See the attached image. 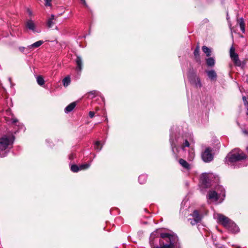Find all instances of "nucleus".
<instances>
[{"label":"nucleus","mask_w":248,"mask_h":248,"mask_svg":"<svg viewBox=\"0 0 248 248\" xmlns=\"http://www.w3.org/2000/svg\"><path fill=\"white\" fill-rule=\"evenodd\" d=\"M19 50L22 52L26 50V53H28L31 49H27V47H25L24 46H20L19 47Z\"/></svg>","instance_id":"31"},{"label":"nucleus","mask_w":248,"mask_h":248,"mask_svg":"<svg viewBox=\"0 0 248 248\" xmlns=\"http://www.w3.org/2000/svg\"><path fill=\"white\" fill-rule=\"evenodd\" d=\"M147 179V176L146 174L140 175L139 177V182L140 184H144Z\"/></svg>","instance_id":"22"},{"label":"nucleus","mask_w":248,"mask_h":248,"mask_svg":"<svg viewBox=\"0 0 248 248\" xmlns=\"http://www.w3.org/2000/svg\"><path fill=\"white\" fill-rule=\"evenodd\" d=\"M102 146L103 145H101L100 142L99 141H97L94 143V148L97 152H99L102 149Z\"/></svg>","instance_id":"24"},{"label":"nucleus","mask_w":248,"mask_h":248,"mask_svg":"<svg viewBox=\"0 0 248 248\" xmlns=\"http://www.w3.org/2000/svg\"><path fill=\"white\" fill-rule=\"evenodd\" d=\"M9 80L10 82H11V78H9Z\"/></svg>","instance_id":"42"},{"label":"nucleus","mask_w":248,"mask_h":248,"mask_svg":"<svg viewBox=\"0 0 248 248\" xmlns=\"http://www.w3.org/2000/svg\"><path fill=\"white\" fill-rule=\"evenodd\" d=\"M217 217L218 222L222 225L225 228L227 226H228V224L232 221L228 217L222 214H217Z\"/></svg>","instance_id":"9"},{"label":"nucleus","mask_w":248,"mask_h":248,"mask_svg":"<svg viewBox=\"0 0 248 248\" xmlns=\"http://www.w3.org/2000/svg\"><path fill=\"white\" fill-rule=\"evenodd\" d=\"M28 11H29V15H31V11H30V10H28Z\"/></svg>","instance_id":"41"},{"label":"nucleus","mask_w":248,"mask_h":248,"mask_svg":"<svg viewBox=\"0 0 248 248\" xmlns=\"http://www.w3.org/2000/svg\"><path fill=\"white\" fill-rule=\"evenodd\" d=\"M89 115L91 118H93V116H94V112L93 111H91L89 112Z\"/></svg>","instance_id":"35"},{"label":"nucleus","mask_w":248,"mask_h":248,"mask_svg":"<svg viewBox=\"0 0 248 248\" xmlns=\"http://www.w3.org/2000/svg\"><path fill=\"white\" fill-rule=\"evenodd\" d=\"M247 155L238 148L232 150L227 156L226 159L229 162L235 163L245 159Z\"/></svg>","instance_id":"4"},{"label":"nucleus","mask_w":248,"mask_h":248,"mask_svg":"<svg viewBox=\"0 0 248 248\" xmlns=\"http://www.w3.org/2000/svg\"><path fill=\"white\" fill-rule=\"evenodd\" d=\"M14 140L15 137L13 135H4L0 138V156L4 157L7 155Z\"/></svg>","instance_id":"3"},{"label":"nucleus","mask_w":248,"mask_h":248,"mask_svg":"<svg viewBox=\"0 0 248 248\" xmlns=\"http://www.w3.org/2000/svg\"><path fill=\"white\" fill-rule=\"evenodd\" d=\"M212 175L204 173L202 174L201 177V181L202 183L206 186L209 187L211 186L210 178Z\"/></svg>","instance_id":"10"},{"label":"nucleus","mask_w":248,"mask_h":248,"mask_svg":"<svg viewBox=\"0 0 248 248\" xmlns=\"http://www.w3.org/2000/svg\"><path fill=\"white\" fill-rule=\"evenodd\" d=\"M70 78L69 77L64 78L62 80L63 85L65 87H67L70 83Z\"/></svg>","instance_id":"27"},{"label":"nucleus","mask_w":248,"mask_h":248,"mask_svg":"<svg viewBox=\"0 0 248 248\" xmlns=\"http://www.w3.org/2000/svg\"><path fill=\"white\" fill-rule=\"evenodd\" d=\"M76 104L75 102H73L68 105L64 109V112L68 113L73 110L75 108Z\"/></svg>","instance_id":"20"},{"label":"nucleus","mask_w":248,"mask_h":248,"mask_svg":"<svg viewBox=\"0 0 248 248\" xmlns=\"http://www.w3.org/2000/svg\"><path fill=\"white\" fill-rule=\"evenodd\" d=\"M207 65L209 66H213L215 65V60L212 57H210L206 60Z\"/></svg>","instance_id":"23"},{"label":"nucleus","mask_w":248,"mask_h":248,"mask_svg":"<svg viewBox=\"0 0 248 248\" xmlns=\"http://www.w3.org/2000/svg\"><path fill=\"white\" fill-rule=\"evenodd\" d=\"M75 62L77 64V71L78 72H81L82 69V60L81 57L79 56H77Z\"/></svg>","instance_id":"14"},{"label":"nucleus","mask_w":248,"mask_h":248,"mask_svg":"<svg viewBox=\"0 0 248 248\" xmlns=\"http://www.w3.org/2000/svg\"><path fill=\"white\" fill-rule=\"evenodd\" d=\"M90 166H91V164L90 163H86V164H82V165L79 166L80 170L87 169L89 168Z\"/></svg>","instance_id":"30"},{"label":"nucleus","mask_w":248,"mask_h":248,"mask_svg":"<svg viewBox=\"0 0 248 248\" xmlns=\"http://www.w3.org/2000/svg\"><path fill=\"white\" fill-rule=\"evenodd\" d=\"M215 191H217L218 194L221 197L222 202L225 197V190L223 187L220 185H217L215 187Z\"/></svg>","instance_id":"12"},{"label":"nucleus","mask_w":248,"mask_h":248,"mask_svg":"<svg viewBox=\"0 0 248 248\" xmlns=\"http://www.w3.org/2000/svg\"><path fill=\"white\" fill-rule=\"evenodd\" d=\"M202 50L203 52L206 54L207 56H210L211 55V50L206 46H203L202 47Z\"/></svg>","instance_id":"25"},{"label":"nucleus","mask_w":248,"mask_h":248,"mask_svg":"<svg viewBox=\"0 0 248 248\" xmlns=\"http://www.w3.org/2000/svg\"><path fill=\"white\" fill-rule=\"evenodd\" d=\"M247 115H248V111L247 112Z\"/></svg>","instance_id":"43"},{"label":"nucleus","mask_w":248,"mask_h":248,"mask_svg":"<svg viewBox=\"0 0 248 248\" xmlns=\"http://www.w3.org/2000/svg\"><path fill=\"white\" fill-rule=\"evenodd\" d=\"M44 43V41L42 40H39L38 41H37L33 44L28 46L27 47V49H32V48H37L39 47L40 46H41Z\"/></svg>","instance_id":"19"},{"label":"nucleus","mask_w":248,"mask_h":248,"mask_svg":"<svg viewBox=\"0 0 248 248\" xmlns=\"http://www.w3.org/2000/svg\"><path fill=\"white\" fill-rule=\"evenodd\" d=\"M180 164L186 170H190L191 169V164L187 163L185 160L183 159H180L179 160Z\"/></svg>","instance_id":"17"},{"label":"nucleus","mask_w":248,"mask_h":248,"mask_svg":"<svg viewBox=\"0 0 248 248\" xmlns=\"http://www.w3.org/2000/svg\"><path fill=\"white\" fill-rule=\"evenodd\" d=\"M212 149L210 147H207L202 154V157L205 162H209L213 160L214 155L212 154Z\"/></svg>","instance_id":"8"},{"label":"nucleus","mask_w":248,"mask_h":248,"mask_svg":"<svg viewBox=\"0 0 248 248\" xmlns=\"http://www.w3.org/2000/svg\"><path fill=\"white\" fill-rule=\"evenodd\" d=\"M95 93V91H93V92H91V93H92V94H94Z\"/></svg>","instance_id":"40"},{"label":"nucleus","mask_w":248,"mask_h":248,"mask_svg":"<svg viewBox=\"0 0 248 248\" xmlns=\"http://www.w3.org/2000/svg\"><path fill=\"white\" fill-rule=\"evenodd\" d=\"M80 0L82 2V3L85 5V6L87 7V4L85 0Z\"/></svg>","instance_id":"38"},{"label":"nucleus","mask_w":248,"mask_h":248,"mask_svg":"<svg viewBox=\"0 0 248 248\" xmlns=\"http://www.w3.org/2000/svg\"><path fill=\"white\" fill-rule=\"evenodd\" d=\"M55 20L56 18L55 16L54 15H51L47 20V26L49 28H52L55 24Z\"/></svg>","instance_id":"18"},{"label":"nucleus","mask_w":248,"mask_h":248,"mask_svg":"<svg viewBox=\"0 0 248 248\" xmlns=\"http://www.w3.org/2000/svg\"><path fill=\"white\" fill-rule=\"evenodd\" d=\"M238 22H239V26H240V29H241V31L243 33H245V23H244V21L243 18H241L240 19V20H238Z\"/></svg>","instance_id":"21"},{"label":"nucleus","mask_w":248,"mask_h":248,"mask_svg":"<svg viewBox=\"0 0 248 248\" xmlns=\"http://www.w3.org/2000/svg\"><path fill=\"white\" fill-rule=\"evenodd\" d=\"M51 0H45V5L46 6H50L51 5Z\"/></svg>","instance_id":"32"},{"label":"nucleus","mask_w":248,"mask_h":248,"mask_svg":"<svg viewBox=\"0 0 248 248\" xmlns=\"http://www.w3.org/2000/svg\"><path fill=\"white\" fill-rule=\"evenodd\" d=\"M190 216L192 217V218H188V220L192 225H195L201 222L203 217L202 215L197 210L193 211Z\"/></svg>","instance_id":"6"},{"label":"nucleus","mask_w":248,"mask_h":248,"mask_svg":"<svg viewBox=\"0 0 248 248\" xmlns=\"http://www.w3.org/2000/svg\"><path fill=\"white\" fill-rule=\"evenodd\" d=\"M242 131H243V133L244 134H245L246 135H248V130H247L246 129H244V130H242Z\"/></svg>","instance_id":"37"},{"label":"nucleus","mask_w":248,"mask_h":248,"mask_svg":"<svg viewBox=\"0 0 248 248\" xmlns=\"http://www.w3.org/2000/svg\"><path fill=\"white\" fill-rule=\"evenodd\" d=\"M173 127L170 129V143L172 148V152L175 153L174 148L176 149L178 152V147H181L183 150H185V147L189 146V142L192 140V137L190 134H185L181 136H177L173 132Z\"/></svg>","instance_id":"2"},{"label":"nucleus","mask_w":248,"mask_h":248,"mask_svg":"<svg viewBox=\"0 0 248 248\" xmlns=\"http://www.w3.org/2000/svg\"><path fill=\"white\" fill-rule=\"evenodd\" d=\"M26 27L31 30L33 32H35V23L32 20H28L26 23Z\"/></svg>","instance_id":"15"},{"label":"nucleus","mask_w":248,"mask_h":248,"mask_svg":"<svg viewBox=\"0 0 248 248\" xmlns=\"http://www.w3.org/2000/svg\"><path fill=\"white\" fill-rule=\"evenodd\" d=\"M157 232H153L150 237V244L151 248H181L178 237L174 234L168 233L160 234L161 239H159L160 246H155V243L157 241Z\"/></svg>","instance_id":"1"},{"label":"nucleus","mask_w":248,"mask_h":248,"mask_svg":"<svg viewBox=\"0 0 248 248\" xmlns=\"http://www.w3.org/2000/svg\"><path fill=\"white\" fill-rule=\"evenodd\" d=\"M36 80H37V83L40 86H42L45 83L44 79L41 76H38L36 77Z\"/></svg>","instance_id":"26"},{"label":"nucleus","mask_w":248,"mask_h":248,"mask_svg":"<svg viewBox=\"0 0 248 248\" xmlns=\"http://www.w3.org/2000/svg\"><path fill=\"white\" fill-rule=\"evenodd\" d=\"M71 170L74 172H77L80 170L79 166H78L77 165H72L71 166Z\"/></svg>","instance_id":"28"},{"label":"nucleus","mask_w":248,"mask_h":248,"mask_svg":"<svg viewBox=\"0 0 248 248\" xmlns=\"http://www.w3.org/2000/svg\"><path fill=\"white\" fill-rule=\"evenodd\" d=\"M188 78L190 82L197 87L201 88L202 83L201 79L198 77L193 70H190L188 73Z\"/></svg>","instance_id":"5"},{"label":"nucleus","mask_w":248,"mask_h":248,"mask_svg":"<svg viewBox=\"0 0 248 248\" xmlns=\"http://www.w3.org/2000/svg\"><path fill=\"white\" fill-rule=\"evenodd\" d=\"M207 198L210 200H213L215 201H217L220 199L221 200V197L215 190L209 191L207 195Z\"/></svg>","instance_id":"11"},{"label":"nucleus","mask_w":248,"mask_h":248,"mask_svg":"<svg viewBox=\"0 0 248 248\" xmlns=\"http://www.w3.org/2000/svg\"><path fill=\"white\" fill-rule=\"evenodd\" d=\"M230 57L236 66L239 67H243L245 63L241 62L238 57V55L235 52V48L233 46H232L230 49Z\"/></svg>","instance_id":"7"},{"label":"nucleus","mask_w":248,"mask_h":248,"mask_svg":"<svg viewBox=\"0 0 248 248\" xmlns=\"http://www.w3.org/2000/svg\"><path fill=\"white\" fill-rule=\"evenodd\" d=\"M75 156H76V155L74 153H72L70 154V155H69V158L70 160H73L74 159Z\"/></svg>","instance_id":"33"},{"label":"nucleus","mask_w":248,"mask_h":248,"mask_svg":"<svg viewBox=\"0 0 248 248\" xmlns=\"http://www.w3.org/2000/svg\"><path fill=\"white\" fill-rule=\"evenodd\" d=\"M226 228L233 233L237 232L239 231L238 227L232 221L228 224V226H227Z\"/></svg>","instance_id":"13"},{"label":"nucleus","mask_w":248,"mask_h":248,"mask_svg":"<svg viewBox=\"0 0 248 248\" xmlns=\"http://www.w3.org/2000/svg\"><path fill=\"white\" fill-rule=\"evenodd\" d=\"M190 158H191V159H193V158L194 157V155H193V153H191V154H190Z\"/></svg>","instance_id":"39"},{"label":"nucleus","mask_w":248,"mask_h":248,"mask_svg":"<svg viewBox=\"0 0 248 248\" xmlns=\"http://www.w3.org/2000/svg\"><path fill=\"white\" fill-rule=\"evenodd\" d=\"M207 74L211 80L215 81L217 78V74L215 70H211L207 71Z\"/></svg>","instance_id":"16"},{"label":"nucleus","mask_w":248,"mask_h":248,"mask_svg":"<svg viewBox=\"0 0 248 248\" xmlns=\"http://www.w3.org/2000/svg\"><path fill=\"white\" fill-rule=\"evenodd\" d=\"M11 120H12V124H15L16 125V124L18 122V120L15 118H12Z\"/></svg>","instance_id":"34"},{"label":"nucleus","mask_w":248,"mask_h":248,"mask_svg":"<svg viewBox=\"0 0 248 248\" xmlns=\"http://www.w3.org/2000/svg\"><path fill=\"white\" fill-rule=\"evenodd\" d=\"M193 54L196 59L198 58L199 60H200L199 47L198 46H197L194 49Z\"/></svg>","instance_id":"29"},{"label":"nucleus","mask_w":248,"mask_h":248,"mask_svg":"<svg viewBox=\"0 0 248 248\" xmlns=\"http://www.w3.org/2000/svg\"><path fill=\"white\" fill-rule=\"evenodd\" d=\"M243 100L244 101L245 105H248V102L247 101V99H246V96H243Z\"/></svg>","instance_id":"36"}]
</instances>
